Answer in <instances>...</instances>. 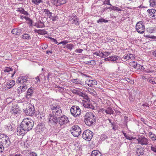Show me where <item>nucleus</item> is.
Returning <instances> with one entry per match:
<instances>
[{"instance_id": "35", "label": "nucleus", "mask_w": 156, "mask_h": 156, "mask_svg": "<svg viewBox=\"0 0 156 156\" xmlns=\"http://www.w3.org/2000/svg\"><path fill=\"white\" fill-rule=\"evenodd\" d=\"M71 81L73 83L76 84H81L82 83V81L78 79L72 80Z\"/></svg>"}, {"instance_id": "3", "label": "nucleus", "mask_w": 156, "mask_h": 156, "mask_svg": "<svg viewBox=\"0 0 156 156\" xmlns=\"http://www.w3.org/2000/svg\"><path fill=\"white\" fill-rule=\"evenodd\" d=\"M96 116L91 112H87L85 115L84 121L86 125L91 126L96 122Z\"/></svg>"}, {"instance_id": "61", "label": "nucleus", "mask_w": 156, "mask_h": 156, "mask_svg": "<svg viewBox=\"0 0 156 156\" xmlns=\"http://www.w3.org/2000/svg\"><path fill=\"white\" fill-rule=\"evenodd\" d=\"M151 149L153 151L156 153V147H151Z\"/></svg>"}, {"instance_id": "25", "label": "nucleus", "mask_w": 156, "mask_h": 156, "mask_svg": "<svg viewBox=\"0 0 156 156\" xmlns=\"http://www.w3.org/2000/svg\"><path fill=\"white\" fill-rule=\"evenodd\" d=\"M114 111L112 109L111 107H108L107 109H106L105 113L107 114L112 115L114 113Z\"/></svg>"}, {"instance_id": "14", "label": "nucleus", "mask_w": 156, "mask_h": 156, "mask_svg": "<svg viewBox=\"0 0 156 156\" xmlns=\"http://www.w3.org/2000/svg\"><path fill=\"white\" fill-rule=\"evenodd\" d=\"M137 140L138 141V143L142 145H147L149 143L148 139L144 136L139 137Z\"/></svg>"}, {"instance_id": "52", "label": "nucleus", "mask_w": 156, "mask_h": 156, "mask_svg": "<svg viewBox=\"0 0 156 156\" xmlns=\"http://www.w3.org/2000/svg\"><path fill=\"white\" fill-rule=\"evenodd\" d=\"M68 42L67 41H62L61 42H60L58 44H62L63 45H64L65 44H66Z\"/></svg>"}, {"instance_id": "42", "label": "nucleus", "mask_w": 156, "mask_h": 156, "mask_svg": "<svg viewBox=\"0 0 156 156\" xmlns=\"http://www.w3.org/2000/svg\"><path fill=\"white\" fill-rule=\"evenodd\" d=\"M15 84V81L12 80L10 83H9V84L8 85L9 87H8V88H10L13 87Z\"/></svg>"}, {"instance_id": "26", "label": "nucleus", "mask_w": 156, "mask_h": 156, "mask_svg": "<svg viewBox=\"0 0 156 156\" xmlns=\"http://www.w3.org/2000/svg\"><path fill=\"white\" fill-rule=\"evenodd\" d=\"M17 11L24 15H28V13L27 11H25L24 9L23 8H18L17 10Z\"/></svg>"}, {"instance_id": "41", "label": "nucleus", "mask_w": 156, "mask_h": 156, "mask_svg": "<svg viewBox=\"0 0 156 156\" xmlns=\"http://www.w3.org/2000/svg\"><path fill=\"white\" fill-rule=\"evenodd\" d=\"M13 70V69L12 68L6 67L5 68V69L3 70L4 71L5 73H8L10 71H12Z\"/></svg>"}, {"instance_id": "11", "label": "nucleus", "mask_w": 156, "mask_h": 156, "mask_svg": "<svg viewBox=\"0 0 156 156\" xmlns=\"http://www.w3.org/2000/svg\"><path fill=\"white\" fill-rule=\"evenodd\" d=\"M36 131L40 133L45 132L46 131V128L45 125L42 122L39 123L35 128Z\"/></svg>"}, {"instance_id": "60", "label": "nucleus", "mask_w": 156, "mask_h": 156, "mask_svg": "<svg viewBox=\"0 0 156 156\" xmlns=\"http://www.w3.org/2000/svg\"><path fill=\"white\" fill-rule=\"evenodd\" d=\"M56 88H57L58 89H59V90H60L61 92L64 89H63V88L62 87H60L59 86H57Z\"/></svg>"}, {"instance_id": "16", "label": "nucleus", "mask_w": 156, "mask_h": 156, "mask_svg": "<svg viewBox=\"0 0 156 156\" xmlns=\"http://www.w3.org/2000/svg\"><path fill=\"white\" fill-rule=\"evenodd\" d=\"M83 101V105L85 108L92 109H94V107L92 104L90 103V100L88 101H84V100Z\"/></svg>"}, {"instance_id": "37", "label": "nucleus", "mask_w": 156, "mask_h": 156, "mask_svg": "<svg viewBox=\"0 0 156 156\" xmlns=\"http://www.w3.org/2000/svg\"><path fill=\"white\" fill-rule=\"evenodd\" d=\"M117 56L116 55L111 56L109 57L110 59V61H115L118 60Z\"/></svg>"}, {"instance_id": "53", "label": "nucleus", "mask_w": 156, "mask_h": 156, "mask_svg": "<svg viewBox=\"0 0 156 156\" xmlns=\"http://www.w3.org/2000/svg\"><path fill=\"white\" fill-rule=\"evenodd\" d=\"M48 38L50 39H51V40L53 41L54 42L55 44H57L58 43V42L57 41V40L55 39L54 38H53L52 37H48Z\"/></svg>"}, {"instance_id": "5", "label": "nucleus", "mask_w": 156, "mask_h": 156, "mask_svg": "<svg viewBox=\"0 0 156 156\" xmlns=\"http://www.w3.org/2000/svg\"><path fill=\"white\" fill-rule=\"evenodd\" d=\"M24 112L27 115L32 116L34 114L37 115L35 110L34 105L31 104H29L28 106L25 109H23Z\"/></svg>"}, {"instance_id": "22", "label": "nucleus", "mask_w": 156, "mask_h": 156, "mask_svg": "<svg viewBox=\"0 0 156 156\" xmlns=\"http://www.w3.org/2000/svg\"><path fill=\"white\" fill-rule=\"evenodd\" d=\"M35 33H37L38 34L41 35H44L48 33L47 31H45L44 30H34Z\"/></svg>"}, {"instance_id": "8", "label": "nucleus", "mask_w": 156, "mask_h": 156, "mask_svg": "<svg viewBox=\"0 0 156 156\" xmlns=\"http://www.w3.org/2000/svg\"><path fill=\"white\" fill-rule=\"evenodd\" d=\"M136 29L137 32L139 33L142 34L144 32L145 27L142 21H140L137 23Z\"/></svg>"}, {"instance_id": "33", "label": "nucleus", "mask_w": 156, "mask_h": 156, "mask_svg": "<svg viewBox=\"0 0 156 156\" xmlns=\"http://www.w3.org/2000/svg\"><path fill=\"white\" fill-rule=\"evenodd\" d=\"M71 91L73 94H77L79 95V96H80L82 92L74 89L72 90H71Z\"/></svg>"}, {"instance_id": "31", "label": "nucleus", "mask_w": 156, "mask_h": 156, "mask_svg": "<svg viewBox=\"0 0 156 156\" xmlns=\"http://www.w3.org/2000/svg\"><path fill=\"white\" fill-rule=\"evenodd\" d=\"M24 18L27 22V23L30 25V26H32V20L28 17H24Z\"/></svg>"}, {"instance_id": "48", "label": "nucleus", "mask_w": 156, "mask_h": 156, "mask_svg": "<svg viewBox=\"0 0 156 156\" xmlns=\"http://www.w3.org/2000/svg\"><path fill=\"white\" fill-rule=\"evenodd\" d=\"M107 138V136L104 134H101V139L102 140H105V139Z\"/></svg>"}, {"instance_id": "62", "label": "nucleus", "mask_w": 156, "mask_h": 156, "mask_svg": "<svg viewBox=\"0 0 156 156\" xmlns=\"http://www.w3.org/2000/svg\"><path fill=\"white\" fill-rule=\"evenodd\" d=\"M98 56L101 58H104L103 52H101L100 53V52Z\"/></svg>"}, {"instance_id": "50", "label": "nucleus", "mask_w": 156, "mask_h": 156, "mask_svg": "<svg viewBox=\"0 0 156 156\" xmlns=\"http://www.w3.org/2000/svg\"><path fill=\"white\" fill-rule=\"evenodd\" d=\"M3 145L0 142V153H2L4 150Z\"/></svg>"}, {"instance_id": "29", "label": "nucleus", "mask_w": 156, "mask_h": 156, "mask_svg": "<svg viewBox=\"0 0 156 156\" xmlns=\"http://www.w3.org/2000/svg\"><path fill=\"white\" fill-rule=\"evenodd\" d=\"M28 84L22 85L20 86V88H21V92H24L28 87Z\"/></svg>"}, {"instance_id": "20", "label": "nucleus", "mask_w": 156, "mask_h": 156, "mask_svg": "<svg viewBox=\"0 0 156 156\" xmlns=\"http://www.w3.org/2000/svg\"><path fill=\"white\" fill-rule=\"evenodd\" d=\"M33 88L30 87L27 90L26 96V98L28 99L30 98L33 93Z\"/></svg>"}, {"instance_id": "24", "label": "nucleus", "mask_w": 156, "mask_h": 156, "mask_svg": "<svg viewBox=\"0 0 156 156\" xmlns=\"http://www.w3.org/2000/svg\"><path fill=\"white\" fill-rule=\"evenodd\" d=\"M136 153L137 156H139L140 154L143 155L144 154V150L141 148H137L136 150Z\"/></svg>"}, {"instance_id": "18", "label": "nucleus", "mask_w": 156, "mask_h": 156, "mask_svg": "<svg viewBox=\"0 0 156 156\" xmlns=\"http://www.w3.org/2000/svg\"><path fill=\"white\" fill-rule=\"evenodd\" d=\"M85 83L87 84L89 86L92 87L93 85H96L97 82L95 80H90V79H87L85 81Z\"/></svg>"}, {"instance_id": "46", "label": "nucleus", "mask_w": 156, "mask_h": 156, "mask_svg": "<svg viewBox=\"0 0 156 156\" xmlns=\"http://www.w3.org/2000/svg\"><path fill=\"white\" fill-rule=\"evenodd\" d=\"M122 58L124 61H125L130 59V57L129 56V55H124Z\"/></svg>"}, {"instance_id": "27", "label": "nucleus", "mask_w": 156, "mask_h": 156, "mask_svg": "<svg viewBox=\"0 0 156 156\" xmlns=\"http://www.w3.org/2000/svg\"><path fill=\"white\" fill-rule=\"evenodd\" d=\"M148 135L149 137L152 141H155L156 140V136L152 133L149 132Z\"/></svg>"}, {"instance_id": "49", "label": "nucleus", "mask_w": 156, "mask_h": 156, "mask_svg": "<svg viewBox=\"0 0 156 156\" xmlns=\"http://www.w3.org/2000/svg\"><path fill=\"white\" fill-rule=\"evenodd\" d=\"M40 23L41 24V26L39 25V24L37 23H35L34 26L37 27V28L42 27H43V25H44V23L41 22H40Z\"/></svg>"}, {"instance_id": "56", "label": "nucleus", "mask_w": 156, "mask_h": 156, "mask_svg": "<svg viewBox=\"0 0 156 156\" xmlns=\"http://www.w3.org/2000/svg\"><path fill=\"white\" fill-rule=\"evenodd\" d=\"M125 137L126 138V139L129 140H132L133 139H135V138H133L132 137L129 136L127 135L125 136Z\"/></svg>"}, {"instance_id": "28", "label": "nucleus", "mask_w": 156, "mask_h": 156, "mask_svg": "<svg viewBox=\"0 0 156 156\" xmlns=\"http://www.w3.org/2000/svg\"><path fill=\"white\" fill-rule=\"evenodd\" d=\"M22 38L23 39L29 40L31 39V37L30 35L27 34H25L22 36Z\"/></svg>"}, {"instance_id": "23", "label": "nucleus", "mask_w": 156, "mask_h": 156, "mask_svg": "<svg viewBox=\"0 0 156 156\" xmlns=\"http://www.w3.org/2000/svg\"><path fill=\"white\" fill-rule=\"evenodd\" d=\"M91 156H102L101 153L97 150L93 151L91 154Z\"/></svg>"}, {"instance_id": "1", "label": "nucleus", "mask_w": 156, "mask_h": 156, "mask_svg": "<svg viewBox=\"0 0 156 156\" xmlns=\"http://www.w3.org/2000/svg\"><path fill=\"white\" fill-rule=\"evenodd\" d=\"M34 125V121L32 119H25L22 122L19 127L17 129V134L18 136L25 134V132H28L32 129Z\"/></svg>"}, {"instance_id": "39", "label": "nucleus", "mask_w": 156, "mask_h": 156, "mask_svg": "<svg viewBox=\"0 0 156 156\" xmlns=\"http://www.w3.org/2000/svg\"><path fill=\"white\" fill-rule=\"evenodd\" d=\"M137 62H136L133 61L130 62L129 64L130 66L133 67L134 68H136L137 66Z\"/></svg>"}, {"instance_id": "34", "label": "nucleus", "mask_w": 156, "mask_h": 156, "mask_svg": "<svg viewBox=\"0 0 156 156\" xmlns=\"http://www.w3.org/2000/svg\"><path fill=\"white\" fill-rule=\"evenodd\" d=\"M150 6L153 7L156 5V0H149Z\"/></svg>"}, {"instance_id": "4", "label": "nucleus", "mask_w": 156, "mask_h": 156, "mask_svg": "<svg viewBox=\"0 0 156 156\" xmlns=\"http://www.w3.org/2000/svg\"><path fill=\"white\" fill-rule=\"evenodd\" d=\"M0 142L7 147H9L11 144V141L9 137L5 134H0Z\"/></svg>"}, {"instance_id": "17", "label": "nucleus", "mask_w": 156, "mask_h": 156, "mask_svg": "<svg viewBox=\"0 0 156 156\" xmlns=\"http://www.w3.org/2000/svg\"><path fill=\"white\" fill-rule=\"evenodd\" d=\"M147 12L150 14L151 18L152 19H156V10L154 9L147 10Z\"/></svg>"}, {"instance_id": "45", "label": "nucleus", "mask_w": 156, "mask_h": 156, "mask_svg": "<svg viewBox=\"0 0 156 156\" xmlns=\"http://www.w3.org/2000/svg\"><path fill=\"white\" fill-rule=\"evenodd\" d=\"M136 69H140L142 70H144V67L143 66L140 65V64H139L137 63V66Z\"/></svg>"}, {"instance_id": "55", "label": "nucleus", "mask_w": 156, "mask_h": 156, "mask_svg": "<svg viewBox=\"0 0 156 156\" xmlns=\"http://www.w3.org/2000/svg\"><path fill=\"white\" fill-rule=\"evenodd\" d=\"M41 47L43 49H45L47 48L48 45L46 44H44L41 45Z\"/></svg>"}, {"instance_id": "43", "label": "nucleus", "mask_w": 156, "mask_h": 156, "mask_svg": "<svg viewBox=\"0 0 156 156\" xmlns=\"http://www.w3.org/2000/svg\"><path fill=\"white\" fill-rule=\"evenodd\" d=\"M110 0H103V4H106L112 6V5L110 3Z\"/></svg>"}, {"instance_id": "57", "label": "nucleus", "mask_w": 156, "mask_h": 156, "mask_svg": "<svg viewBox=\"0 0 156 156\" xmlns=\"http://www.w3.org/2000/svg\"><path fill=\"white\" fill-rule=\"evenodd\" d=\"M83 51V50L81 49H76L75 51V52L76 53H81Z\"/></svg>"}, {"instance_id": "9", "label": "nucleus", "mask_w": 156, "mask_h": 156, "mask_svg": "<svg viewBox=\"0 0 156 156\" xmlns=\"http://www.w3.org/2000/svg\"><path fill=\"white\" fill-rule=\"evenodd\" d=\"M93 135V133L91 131L87 129L83 132V138L87 141H90L92 138Z\"/></svg>"}, {"instance_id": "19", "label": "nucleus", "mask_w": 156, "mask_h": 156, "mask_svg": "<svg viewBox=\"0 0 156 156\" xmlns=\"http://www.w3.org/2000/svg\"><path fill=\"white\" fill-rule=\"evenodd\" d=\"M66 2V0H54L53 3L56 6L60 5L65 4Z\"/></svg>"}, {"instance_id": "63", "label": "nucleus", "mask_w": 156, "mask_h": 156, "mask_svg": "<svg viewBox=\"0 0 156 156\" xmlns=\"http://www.w3.org/2000/svg\"><path fill=\"white\" fill-rule=\"evenodd\" d=\"M51 17V19L53 21H55L57 20V17L56 16H55V17Z\"/></svg>"}, {"instance_id": "40", "label": "nucleus", "mask_w": 156, "mask_h": 156, "mask_svg": "<svg viewBox=\"0 0 156 156\" xmlns=\"http://www.w3.org/2000/svg\"><path fill=\"white\" fill-rule=\"evenodd\" d=\"M108 22V20H106L103 18H101L97 21V22L98 23H102V22L107 23Z\"/></svg>"}, {"instance_id": "47", "label": "nucleus", "mask_w": 156, "mask_h": 156, "mask_svg": "<svg viewBox=\"0 0 156 156\" xmlns=\"http://www.w3.org/2000/svg\"><path fill=\"white\" fill-rule=\"evenodd\" d=\"M147 81H149L150 83L153 84H156V83L155 82L154 80L150 78H149L147 79Z\"/></svg>"}, {"instance_id": "51", "label": "nucleus", "mask_w": 156, "mask_h": 156, "mask_svg": "<svg viewBox=\"0 0 156 156\" xmlns=\"http://www.w3.org/2000/svg\"><path fill=\"white\" fill-rule=\"evenodd\" d=\"M110 52H103L104 58L106 56H108V55H110Z\"/></svg>"}, {"instance_id": "38", "label": "nucleus", "mask_w": 156, "mask_h": 156, "mask_svg": "<svg viewBox=\"0 0 156 156\" xmlns=\"http://www.w3.org/2000/svg\"><path fill=\"white\" fill-rule=\"evenodd\" d=\"M32 2L34 4L38 5L41 3H42V0H32Z\"/></svg>"}, {"instance_id": "54", "label": "nucleus", "mask_w": 156, "mask_h": 156, "mask_svg": "<svg viewBox=\"0 0 156 156\" xmlns=\"http://www.w3.org/2000/svg\"><path fill=\"white\" fill-rule=\"evenodd\" d=\"M6 128L8 130L11 129V130L12 129V126L10 124H8L6 125Z\"/></svg>"}, {"instance_id": "36", "label": "nucleus", "mask_w": 156, "mask_h": 156, "mask_svg": "<svg viewBox=\"0 0 156 156\" xmlns=\"http://www.w3.org/2000/svg\"><path fill=\"white\" fill-rule=\"evenodd\" d=\"M44 12L47 14V16L50 18L51 16L52 13L49 11V10L48 9H44Z\"/></svg>"}, {"instance_id": "13", "label": "nucleus", "mask_w": 156, "mask_h": 156, "mask_svg": "<svg viewBox=\"0 0 156 156\" xmlns=\"http://www.w3.org/2000/svg\"><path fill=\"white\" fill-rule=\"evenodd\" d=\"M27 78L26 76H20L19 78L16 81L17 83H20L22 85L27 84L28 81L27 80Z\"/></svg>"}, {"instance_id": "44", "label": "nucleus", "mask_w": 156, "mask_h": 156, "mask_svg": "<svg viewBox=\"0 0 156 156\" xmlns=\"http://www.w3.org/2000/svg\"><path fill=\"white\" fill-rule=\"evenodd\" d=\"M73 47V44H68L66 45V48L70 50L72 49Z\"/></svg>"}, {"instance_id": "10", "label": "nucleus", "mask_w": 156, "mask_h": 156, "mask_svg": "<svg viewBox=\"0 0 156 156\" xmlns=\"http://www.w3.org/2000/svg\"><path fill=\"white\" fill-rule=\"evenodd\" d=\"M57 119L60 126L66 124L69 122L68 118L65 115L58 117Z\"/></svg>"}, {"instance_id": "15", "label": "nucleus", "mask_w": 156, "mask_h": 156, "mask_svg": "<svg viewBox=\"0 0 156 156\" xmlns=\"http://www.w3.org/2000/svg\"><path fill=\"white\" fill-rule=\"evenodd\" d=\"M20 111L19 107L17 104L14 105L11 111V112L12 114L15 115L19 113Z\"/></svg>"}, {"instance_id": "7", "label": "nucleus", "mask_w": 156, "mask_h": 156, "mask_svg": "<svg viewBox=\"0 0 156 156\" xmlns=\"http://www.w3.org/2000/svg\"><path fill=\"white\" fill-rule=\"evenodd\" d=\"M71 114L75 117H77L81 114V110L79 107L77 105L72 106L70 108Z\"/></svg>"}, {"instance_id": "2", "label": "nucleus", "mask_w": 156, "mask_h": 156, "mask_svg": "<svg viewBox=\"0 0 156 156\" xmlns=\"http://www.w3.org/2000/svg\"><path fill=\"white\" fill-rule=\"evenodd\" d=\"M52 114H49V122L52 121L55 124L58 122L57 118L61 116L62 114V110L59 105H52L51 108Z\"/></svg>"}, {"instance_id": "6", "label": "nucleus", "mask_w": 156, "mask_h": 156, "mask_svg": "<svg viewBox=\"0 0 156 156\" xmlns=\"http://www.w3.org/2000/svg\"><path fill=\"white\" fill-rule=\"evenodd\" d=\"M70 131L71 134L75 137L79 136L81 132V129L77 125H74L72 126Z\"/></svg>"}, {"instance_id": "12", "label": "nucleus", "mask_w": 156, "mask_h": 156, "mask_svg": "<svg viewBox=\"0 0 156 156\" xmlns=\"http://www.w3.org/2000/svg\"><path fill=\"white\" fill-rule=\"evenodd\" d=\"M69 19L70 21H72V24H74L76 26L80 24L79 18L74 14L69 16Z\"/></svg>"}, {"instance_id": "30", "label": "nucleus", "mask_w": 156, "mask_h": 156, "mask_svg": "<svg viewBox=\"0 0 156 156\" xmlns=\"http://www.w3.org/2000/svg\"><path fill=\"white\" fill-rule=\"evenodd\" d=\"M80 96L83 98L84 99L87 101H88L90 100L89 98L85 93H83V92H82Z\"/></svg>"}, {"instance_id": "64", "label": "nucleus", "mask_w": 156, "mask_h": 156, "mask_svg": "<svg viewBox=\"0 0 156 156\" xmlns=\"http://www.w3.org/2000/svg\"><path fill=\"white\" fill-rule=\"evenodd\" d=\"M101 112H102L103 114L105 113L106 109L104 108H101L100 109Z\"/></svg>"}, {"instance_id": "21", "label": "nucleus", "mask_w": 156, "mask_h": 156, "mask_svg": "<svg viewBox=\"0 0 156 156\" xmlns=\"http://www.w3.org/2000/svg\"><path fill=\"white\" fill-rule=\"evenodd\" d=\"M11 33L17 35H20L22 33V30L21 29L17 28L14 29L11 31Z\"/></svg>"}, {"instance_id": "59", "label": "nucleus", "mask_w": 156, "mask_h": 156, "mask_svg": "<svg viewBox=\"0 0 156 156\" xmlns=\"http://www.w3.org/2000/svg\"><path fill=\"white\" fill-rule=\"evenodd\" d=\"M146 37L147 38H151L152 39H154L155 38L154 36H150V35H146Z\"/></svg>"}, {"instance_id": "32", "label": "nucleus", "mask_w": 156, "mask_h": 156, "mask_svg": "<svg viewBox=\"0 0 156 156\" xmlns=\"http://www.w3.org/2000/svg\"><path fill=\"white\" fill-rule=\"evenodd\" d=\"M88 92L93 95H95L97 94V93L93 89L89 88L87 89Z\"/></svg>"}, {"instance_id": "58", "label": "nucleus", "mask_w": 156, "mask_h": 156, "mask_svg": "<svg viewBox=\"0 0 156 156\" xmlns=\"http://www.w3.org/2000/svg\"><path fill=\"white\" fill-rule=\"evenodd\" d=\"M30 156H37V154L36 153L32 152L30 153Z\"/></svg>"}]
</instances>
